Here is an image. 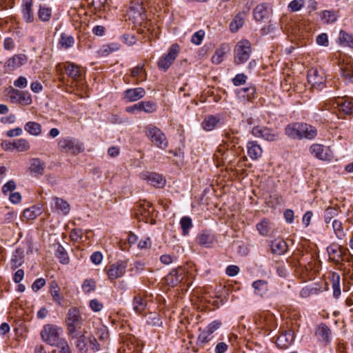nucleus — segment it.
Here are the masks:
<instances>
[{
    "label": "nucleus",
    "instance_id": "2f4dec72",
    "mask_svg": "<svg viewBox=\"0 0 353 353\" xmlns=\"http://www.w3.org/2000/svg\"><path fill=\"white\" fill-rule=\"evenodd\" d=\"M272 252L275 254L281 255L288 250V244L283 240H275L271 245Z\"/></svg>",
    "mask_w": 353,
    "mask_h": 353
},
{
    "label": "nucleus",
    "instance_id": "de8ad7c7",
    "mask_svg": "<svg viewBox=\"0 0 353 353\" xmlns=\"http://www.w3.org/2000/svg\"><path fill=\"white\" fill-rule=\"evenodd\" d=\"M120 46L118 43H110L103 45L99 50L98 53L100 56L105 57L113 52H116L119 49Z\"/></svg>",
    "mask_w": 353,
    "mask_h": 353
},
{
    "label": "nucleus",
    "instance_id": "7c9ffc66",
    "mask_svg": "<svg viewBox=\"0 0 353 353\" xmlns=\"http://www.w3.org/2000/svg\"><path fill=\"white\" fill-rule=\"evenodd\" d=\"M301 139L305 138L307 139H312L317 135L316 129L307 123H302L301 124Z\"/></svg>",
    "mask_w": 353,
    "mask_h": 353
},
{
    "label": "nucleus",
    "instance_id": "423d86ee",
    "mask_svg": "<svg viewBox=\"0 0 353 353\" xmlns=\"http://www.w3.org/2000/svg\"><path fill=\"white\" fill-rule=\"evenodd\" d=\"M58 148L62 152L70 153L74 155L82 152L84 150L82 143L70 137L61 139L58 142Z\"/></svg>",
    "mask_w": 353,
    "mask_h": 353
},
{
    "label": "nucleus",
    "instance_id": "412c9836",
    "mask_svg": "<svg viewBox=\"0 0 353 353\" xmlns=\"http://www.w3.org/2000/svg\"><path fill=\"white\" fill-rule=\"evenodd\" d=\"M301 124L302 123L288 124L285 128V134L291 139H301Z\"/></svg>",
    "mask_w": 353,
    "mask_h": 353
},
{
    "label": "nucleus",
    "instance_id": "49530a36",
    "mask_svg": "<svg viewBox=\"0 0 353 353\" xmlns=\"http://www.w3.org/2000/svg\"><path fill=\"white\" fill-rule=\"evenodd\" d=\"M320 17L325 23H332L337 20L338 15L334 10H324L320 13Z\"/></svg>",
    "mask_w": 353,
    "mask_h": 353
},
{
    "label": "nucleus",
    "instance_id": "f8f14e48",
    "mask_svg": "<svg viewBox=\"0 0 353 353\" xmlns=\"http://www.w3.org/2000/svg\"><path fill=\"white\" fill-rule=\"evenodd\" d=\"M140 178L145 181L148 184L157 188H163L166 183L164 177L161 174L156 172H142L140 174Z\"/></svg>",
    "mask_w": 353,
    "mask_h": 353
},
{
    "label": "nucleus",
    "instance_id": "4d7b16f0",
    "mask_svg": "<svg viewBox=\"0 0 353 353\" xmlns=\"http://www.w3.org/2000/svg\"><path fill=\"white\" fill-rule=\"evenodd\" d=\"M339 39L341 43L353 48V37L352 35L347 34L343 30H341Z\"/></svg>",
    "mask_w": 353,
    "mask_h": 353
},
{
    "label": "nucleus",
    "instance_id": "5701e85b",
    "mask_svg": "<svg viewBox=\"0 0 353 353\" xmlns=\"http://www.w3.org/2000/svg\"><path fill=\"white\" fill-rule=\"evenodd\" d=\"M32 8V0H23L21 11L23 19L27 23H31L34 20V14Z\"/></svg>",
    "mask_w": 353,
    "mask_h": 353
},
{
    "label": "nucleus",
    "instance_id": "39448f33",
    "mask_svg": "<svg viewBox=\"0 0 353 353\" xmlns=\"http://www.w3.org/2000/svg\"><path fill=\"white\" fill-rule=\"evenodd\" d=\"M145 134L152 143L159 148L165 150L168 146V139L164 133L153 125L145 127Z\"/></svg>",
    "mask_w": 353,
    "mask_h": 353
},
{
    "label": "nucleus",
    "instance_id": "f257e3e1",
    "mask_svg": "<svg viewBox=\"0 0 353 353\" xmlns=\"http://www.w3.org/2000/svg\"><path fill=\"white\" fill-rule=\"evenodd\" d=\"M83 321L84 320L79 308L76 307H70L65 320L68 335L75 336L76 332L81 329Z\"/></svg>",
    "mask_w": 353,
    "mask_h": 353
},
{
    "label": "nucleus",
    "instance_id": "13d9d810",
    "mask_svg": "<svg viewBox=\"0 0 353 353\" xmlns=\"http://www.w3.org/2000/svg\"><path fill=\"white\" fill-rule=\"evenodd\" d=\"M152 204L148 201H144L138 206L137 214H140L143 216H147L150 214V209L152 208Z\"/></svg>",
    "mask_w": 353,
    "mask_h": 353
},
{
    "label": "nucleus",
    "instance_id": "603ef678",
    "mask_svg": "<svg viewBox=\"0 0 353 353\" xmlns=\"http://www.w3.org/2000/svg\"><path fill=\"white\" fill-rule=\"evenodd\" d=\"M140 108H141V111L145 113H153L156 112L157 109V104L150 101H141L139 102Z\"/></svg>",
    "mask_w": 353,
    "mask_h": 353
},
{
    "label": "nucleus",
    "instance_id": "09e8293b",
    "mask_svg": "<svg viewBox=\"0 0 353 353\" xmlns=\"http://www.w3.org/2000/svg\"><path fill=\"white\" fill-rule=\"evenodd\" d=\"M55 254L61 263L68 264L69 263V257L68 253L65 248L59 243L57 244Z\"/></svg>",
    "mask_w": 353,
    "mask_h": 353
},
{
    "label": "nucleus",
    "instance_id": "58836bf2",
    "mask_svg": "<svg viewBox=\"0 0 353 353\" xmlns=\"http://www.w3.org/2000/svg\"><path fill=\"white\" fill-rule=\"evenodd\" d=\"M256 228L260 235L268 236L271 230L270 221L268 219H263L256 225Z\"/></svg>",
    "mask_w": 353,
    "mask_h": 353
},
{
    "label": "nucleus",
    "instance_id": "c756f323",
    "mask_svg": "<svg viewBox=\"0 0 353 353\" xmlns=\"http://www.w3.org/2000/svg\"><path fill=\"white\" fill-rule=\"evenodd\" d=\"M246 13L239 12L234 17L230 24V30L232 32H237L244 24Z\"/></svg>",
    "mask_w": 353,
    "mask_h": 353
},
{
    "label": "nucleus",
    "instance_id": "9d476101",
    "mask_svg": "<svg viewBox=\"0 0 353 353\" xmlns=\"http://www.w3.org/2000/svg\"><path fill=\"white\" fill-rule=\"evenodd\" d=\"M252 134L258 138L268 141H274L279 139V133L274 130L263 126H256L252 130Z\"/></svg>",
    "mask_w": 353,
    "mask_h": 353
},
{
    "label": "nucleus",
    "instance_id": "a878e982",
    "mask_svg": "<svg viewBox=\"0 0 353 353\" xmlns=\"http://www.w3.org/2000/svg\"><path fill=\"white\" fill-rule=\"evenodd\" d=\"M131 76L136 79L135 84H139L147 79V74L145 71L144 66L137 65L131 70Z\"/></svg>",
    "mask_w": 353,
    "mask_h": 353
},
{
    "label": "nucleus",
    "instance_id": "393cba45",
    "mask_svg": "<svg viewBox=\"0 0 353 353\" xmlns=\"http://www.w3.org/2000/svg\"><path fill=\"white\" fill-rule=\"evenodd\" d=\"M221 123L219 117L215 115H208L203 121L201 125L203 130L211 131L214 130Z\"/></svg>",
    "mask_w": 353,
    "mask_h": 353
},
{
    "label": "nucleus",
    "instance_id": "a211bd4d",
    "mask_svg": "<svg viewBox=\"0 0 353 353\" xmlns=\"http://www.w3.org/2000/svg\"><path fill=\"white\" fill-rule=\"evenodd\" d=\"M314 334L318 340L325 345L328 344L332 340L331 330L326 324L323 323L317 326Z\"/></svg>",
    "mask_w": 353,
    "mask_h": 353
},
{
    "label": "nucleus",
    "instance_id": "052dcab7",
    "mask_svg": "<svg viewBox=\"0 0 353 353\" xmlns=\"http://www.w3.org/2000/svg\"><path fill=\"white\" fill-rule=\"evenodd\" d=\"M96 289V281L92 279H85L82 284V290L85 293H90Z\"/></svg>",
    "mask_w": 353,
    "mask_h": 353
},
{
    "label": "nucleus",
    "instance_id": "4468645a",
    "mask_svg": "<svg viewBox=\"0 0 353 353\" xmlns=\"http://www.w3.org/2000/svg\"><path fill=\"white\" fill-rule=\"evenodd\" d=\"M27 61L28 57L26 54H17L9 58L6 61L3 67L7 72H11L24 65Z\"/></svg>",
    "mask_w": 353,
    "mask_h": 353
},
{
    "label": "nucleus",
    "instance_id": "6e6552de",
    "mask_svg": "<svg viewBox=\"0 0 353 353\" xmlns=\"http://www.w3.org/2000/svg\"><path fill=\"white\" fill-rule=\"evenodd\" d=\"M180 48L176 43L172 44L167 54L162 56L158 61V67L160 70L166 71L176 59L179 52Z\"/></svg>",
    "mask_w": 353,
    "mask_h": 353
},
{
    "label": "nucleus",
    "instance_id": "c85d7f7f",
    "mask_svg": "<svg viewBox=\"0 0 353 353\" xmlns=\"http://www.w3.org/2000/svg\"><path fill=\"white\" fill-rule=\"evenodd\" d=\"M229 50V47L226 44H222L220 46L219 48H217L214 54L212 57V62L214 64L221 63L223 60L225 54Z\"/></svg>",
    "mask_w": 353,
    "mask_h": 353
},
{
    "label": "nucleus",
    "instance_id": "37998d69",
    "mask_svg": "<svg viewBox=\"0 0 353 353\" xmlns=\"http://www.w3.org/2000/svg\"><path fill=\"white\" fill-rule=\"evenodd\" d=\"M12 148L17 150L19 152H26L30 148L29 141L26 139H19L14 140L12 143Z\"/></svg>",
    "mask_w": 353,
    "mask_h": 353
},
{
    "label": "nucleus",
    "instance_id": "0e129e2a",
    "mask_svg": "<svg viewBox=\"0 0 353 353\" xmlns=\"http://www.w3.org/2000/svg\"><path fill=\"white\" fill-rule=\"evenodd\" d=\"M17 188V183L13 180H9L8 182H6L3 186H2V193L3 194H7L8 192H12Z\"/></svg>",
    "mask_w": 353,
    "mask_h": 353
},
{
    "label": "nucleus",
    "instance_id": "774afa93",
    "mask_svg": "<svg viewBox=\"0 0 353 353\" xmlns=\"http://www.w3.org/2000/svg\"><path fill=\"white\" fill-rule=\"evenodd\" d=\"M248 77L243 73L237 74L232 79V83L235 86H239L246 83Z\"/></svg>",
    "mask_w": 353,
    "mask_h": 353
},
{
    "label": "nucleus",
    "instance_id": "bb28decb",
    "mask_svg": "<svg viewBox=\"0 0 353 353\" xmlns=\"http://www.w3.org/2000/svg\"><path fill=\"white\" fill-rule=\"evenodd\" d=\"M248 154L253 160L259 159L262 154V149L259 145L254 141L248 143Z\"/></svg>",
    "mask_w": 353,
    "mask_h": 353
},
{
    "label": "nucleus",
    "instance_id": "e2e57ef3",
    "mask_svg": "<svg viewBox=\"0 0 353 353\" xmlns=\"http://www.w3.org/2000/svg\"><path fill=\"white\" fill-rule=\"evenodd\" d=\"M60 43L65 48L72 47L74 43V39L72 36L63 34L61 37Z\"/></svg>",
    "mask_w": 353,
    "mask_h": 353
},
{
    "label": "nucleus",
    "instance_id": "680f3d73",
    "mask_svg": "<svg viewBox=\"0 0 353 353\" xmlns=\"http://www.w3.org/2000/svg\"><path fill=\"white\" fill-rule=\"evenodd\" d=\"M304 3L303 0H293L289 3L288 8L292 12H297L302 9Z\"/></svg>",
    "mask_w": 353,
    "mask_h": 353
},
{
    "label": "nucleus",
    "instance_id": "6e6d98bb",
    "mask_svg": "<svg viewBox=\"0 0 353 353\" xmlns=\"http://www.w3.org/2000/svg\"><path fill=\"white\" fill-rule=\"evenodd\" d=\"M146 323L151 326L160 327L162 325V321L159 314L150 313L146 319Z\"/></svg>",
    "mask_w": 353,
    "mask_h": 353
},
{
    "label": "nucleus",
    "instance_id": "3c124183",
    "mask_svg": "<svg viewBox=\"0 0 353 353\" xmlns=\"http://www.w3.org/2000/svg\"><path fill=\"white\" fill-rule=\"evenodd\" d=\"M292 341V334L290 331L280 335L277 339V343L283 347H288Z\"/></svg>",
    "mask_w": 353,
    "mask_h": 353
},
{
    "label": "nucleus",
    "instance_id": "0eeeda50",
    "mask_svg": "<svg viewBox=\"0 0 353 353\" xmlns=\"http://www.w3.org/2000/svg\"><path fill=\"white\" fill-rule=\"evenodd\" d=\"M128 14L136 23H141L146 19L145 10L140 0L130 1Z\"/></svg>",
    "mask_w": 353,
    "mask_h": 353
},
{
    "label": "nucleus",
    "instance_id": "f704fd0d",
    "mask_svg": "<svg viewBox=\"0 0 353 353\" xmlns=\"http://www.w3.org/2000/svg\"><path fill=\"white\" fill-rule=\"evenodd\" d=\"M24 130L30 134L38 137L41 134V124L34 121H28L24 125Z\"/></svg>",
    "mask_w": 353,
    "mask_h": 353
},
{
    "label": "nucleus",
    "instance_id": "8fccbe9b",
    "mask_svg": "<svg viewBox=\"0 0 353 353\" xmlns=\"http://www.w3.org/2000/svg\"><path fill=\"white\" fill-rule=\"evenodd\" d=\"M198 241L199 244L205 247H210L213 243L214 238L210 233L203 232L198 236Z\"/></svg>",
    "mask_w": 353,
    "mask_h": 353
},
{
    "label": "nucleus",
    "instance_id": "4be33fe9",
    "mask_svg": "<svg viewBox=\"0 0 353 353\" xmlns=\"http://www.w3.org/2000/svg\"><path fill=\"white\" fill-rule=\"evenodd\" d=\"M86 331H83V332L78 331L76 332L75 336L72 335H68L69 337L72 339H76L77 341L75 342L76 347L81 352L85 353L87 351V343H86V336H85Z\"/></svg>",
    "mask_w": 353,
    "mask_h": 353
},
{
    "label": "nucleus",
    "instance_id": "dca6fc26",
    "mask_svg": "<svg viewBox=\"0 0 353 353\" xmlns=\"http://www.w3.org/2000/svg\"><path fill=\"white\" fill-rule=\"evenodd\" d=\"M146 92L144 88L138 87L128 88L122 94V99L126 102H134L145 97Z\"/></svg>",
    "mask_w": 353,
    "mask_h": 353
},
{
    "label": "nucleus",
    "instance_id": "72a5a7b5",
    "mask_svg": "<svg viewBox=\"0 0 353 353\" xmlns=\"http://www.w3.org/2000/svg\"><path fill=\"white\" fill-rule=\"evenodd\" d=\"M52 201L54 204V208L57 210L60 211L64 215L69 213L70 206L66 201L57 196L53 197Z\"/></svg>",
    "mask_w": 353,
    "mask_h": 353
},
{
    "label": "nucleus",
    "instance_id": "338daca9",
    "mask_svg": "<svg viewBox=\"0 0 353 353\" xmlns=\"http://www.w3.org/2000/svg\"><path fill=\"white\" fill-rule=\"evenodd\" d=\"M54 346L60 349L59 353H71L68 343L64 338L62 339V340L57 343Z\"/></svg>",
    "mask_w": 353,
    "mask_h": 353
},
{
    "label": "nucleus",
    "instance_id": "ddd939ff",
    "mask_svg": "<svg viewBox=\"0 0 353 353\" xmlns=\"http://www.w3.org/2000/svg\"><path fill=\"white\" fill-rule=\"evenodd\" d=\"M127 268V263L120 261L106 267L108 276L111 280H114L123 276Z\"/></svg>",
    "mask_w": 353,
    "mask_h": 353
},
{
    "label": "nucleus",
    "instance_id": "1a4fd4ad",
    "mask_svg": "<svg viewBox=\"0 0 353 353\" xmlns=\"http://www.w3.org/2000/svg\"><path fill=\"white\" fill-rule=\"evenodd\" d=\"M310 152L319 160L330 161L334 158V154L331 148L321 144H312L310 147Z\"/></svg>",
    "mask_w": 353,
    "mask_h": 353
},
{
    "label": "nucleus",
    "instance_id": "f03ea898",
    "mask_svg": "<svg viewBox=\"0 0 353 353\" xmlns=\"http://www.w3.org/2000/svg\"><path fill=\"white\" fill-rule=\"evenodd\" d=\"M63 332L62 328L54 324H46L40 332L41 338L46 343L54 346L63 338L61 335Z\"/></svg>",
    "mask_w": 353,
    "mask_h": 353
},
{
    "label": "nucleus",
    "instance_id": "a18cd8bd",
    "mask_svg": "<svg viewBox=\"0 0 353 353\" xmlns=\"http://www.w3.org/2000/svg\"><path fill=\"white\" fill-rule=\"evenodd\" d=\"M332 285L333 289V296L334 298L338 299L341 295L340 288V276L336 272L332 273Z\"/></svg>",
    "mask_w": 353,
    "mask_h": 353
},
{
    "label": "nucleus",
    "instance_id": "864d4df0",
    "mask_svg": "<svg viewBox=\"0 0 353 353\" xmlns=\"http://www.w3.org/2000/svg\"><path fill=\"white\" fill-rule=\"evenodd\" d=\"M180 225L183 231V234L186 236L189 233V230L192 227V219L189 216H183L181 219Z\"/></svg>",
    "mask_w": 353,
    "mask_h": 353
},
{
    "label": "nucleus",
    "instance_id": "5fc2aeb1",
    "mask_svg": "<svg viewBox=\"0 0 353 353\" xmlns=\"http://www.w3.org/2000/svg\"><path fill=\"white\" fill-rule=\"evenodd\" d=\"M52 15V10L50 8L46 6H40L38 11V16L42 21H48Z\"/></svg>",
    "mask_w": 353,
    "mask_h": 353
},
{
    "label": "nucleus",
    "instance_id": "4c0bfd02",
    "mask_svg": "<svg viewBox=\"0 0 353 353\" xmlns=\"http://www.w3.org/2000/svg\"><path fill=\"white\" fill-rule=\"evenodd\" d=\"M133 310L137 314H141L146 307V301L142 296L137 294L134 296L133 300Z\"/></svg>",
    "mask_w": 353,
    "mask_h": 353
},
{
    "label": "nucleus",
    "instance_id": "cd10ccee",
    "mask_svg": "<svg viewBox=\"0 0 353 353\" xmlns=\"http://www.w3.org/2000/svg\"><path fill=\"white\" fill-rule=\"evenodd\" d=\"M46 167V163L38 158L32 159L30 161V171L37 175H42Z\"/></svg>",
    "mask_w": 353,
    "mask_h": 353
},
{
    "label": "nucleus",
    "instance_id": "79ce46f5",
    "mask_svg": "<svg viewBox=\"0 0 353 353\" xmlns=\"http://www.w3.org/2000/svg\"><path fill=\"white\" fill-rule=\"evenodd\" d=\"M230 150V147H228L224 143L220 145L216 149L214 158L219 162L221 163L224 159H226L228 157V152Z\"/></svg>",
    "mask_w": 353,
    "mask_h": 353
},
{
    "label": "nucleus",
    "instance_id": "b1692460",
    "mask_svg": "<svg viewBox=\"0 0 353 353\" xmlns=\"http://www.w3.org/2000/svg\"><path fill=\"white\" fill-rule=\"evenodd\" d=\"M341 75L348 81L353 77V61L347 59L340 64Z\"/></svg>",
    "mask_w": 353,
    "mask_h": 353
},
{
    "label": "nucleus",
    "instance_id": "bf43d9fd",
    "mask_svg": "<svg viewBox=\"0 0 353 353\" xmlns=\"http://www.w3.org/2000/svg\"><path fill=\"white\" fill-rule=\"evenodd\" d=\"M338 214V210L335 208L329 207L324 212V221L329 223Z\"/></svg>",
    "mask_w": 353,
    "mask_h": 353
},
{
    "label": "nucleus",
    "instance_id": "a19ab883",
    "mask_svg": "<svg viewBox=\"0 0 353 353\" xmlns=\"http://www.w3.org/2000/svg\"><path fill=\"white\" fill-rule=\"evenodd\" d=\"M41 212V207L33 205L23 211V216L28 220H33L39 216Z\"/></svg>",
    "mask_w": 353,
    "mask_h": 353
},
{
    "label": "nucleus",
    "instance_id": "473e14b6",
    "mask_svg": "<svg viewBox=\"0 0 353 353\" xmlns=\"http://www.w3.org/2000/svg\"><path fill=\"white\" fill-rule=\"evenodd\" d=\"M268 7L265 3H261L256 6L253 11V16L256 21H261L268 16Z\"/></svg>",
    "mask_w": 353,
    "mask_h": 353
},
{
    "label": "nucleus",
    "instance_id": "69168bd1",
    "mask_svg": "<svg viewBox=\"0 0 353 353\" xmlns=\"http://www.w3.org/2000/svg\"><path fill=\"white\" fill-rule=\"evenodd\" d=\"M223 142L225 145H226L228 147H230L231 149L238 143V139L235 137L233 134L227 133L225 134V138L223 140Z\"/></svg>",
    "mask_w": 353,
    "mask_h": 353
},
{
    "label": "nucleus",
    "instance_id": "f3484780",
    "mask_svg": "<svg viewBox=\"0 0 353 353\" xmlns=\"http://www.w3.org/2000/svg\"><path fill=\"white\" fill-rule=\"evenodd\" d=\"M185 277V271L183 268H177L171 271L165 277V283L171 287H174L183 281Z\"/></svg>",
    "mask_w": 353,
    "mask_h": 353
},
{
    "label": "nucleus",
    "instance_id": "20e7f679",
    "mask_svg": "<svg viewBox=\"0 0 353 353\" xmlns=\"http://www.w3.org/2000/svg\"><path fill=\"white\" fill-rule=\"evenodd\" d=\"M330 108L336 110L339 117L353 114V99L350 97H337L330 100Z\"/></svg>",
    "mask_w": 353,
    "mask_h": 353
},
{
    "label": "nucleus",
    "instance_id": "c03bdc74",
    "mask_svg": "<svg viewBox=\"0 0 353 353\" xmlns=\"http://www.w3.org/2000/svg\"><path fill=\"white\" fill-rule=\"evenodd\" d=\"M332 226L336 237L339 240H343L345 236V232L343 230L342 222L334 219L332 221Z\"/></svg>",
    "mask_w": 353,
    "mask_h": 353
},
{
    "label": "nucleus",
    "instance_id": "c9c22d12",
    "mask_svg": "<svg viewBox=\"0 0 353 353\" xmlns=\"http://www.w3.org/2000/svg\"><path fill=\"white\" fill-rule=\"evenodd\" d=\"M23 262H24L23 251L21 249L18 248L14 252V253L12 256V259H11L12 268L16 269V268H19L23 263Z\"/></svg>",
    "mask_w": 353,
    "mask_h": 353
},
{
    "label": "nucleus",
    "instance_id": "7ed1b4c3",
    "mask_svg": "<svg viewBox=\"0 0 353 353\" xmlns=\"http://www.w3.org/2000/svg\"><path fill=\"white\" fill-rule=\"evenodd\" d=\"M252 52V46L248 40L238 41L234 48V63L241 65L248 61Z\"/></svg>",
    "mask_w": 353,
    "mask_h": 353
},
{
    "label": "nucleus",
    "instance_id": "e433bc0d",
    "mask_svg": "<svg viewBox=\"0 0 353 353\" xmlns=\"http://www.w3.org/2000/svg\"><path fill=\"white\" fill-rule=\"evenodd\" d=\"M199 332L200 333L198 336L196 341V343L199 346L203 347L205 344L211 341L214 338L213 334L210 332H208V330L205 329L201 330L200 328Z\"/></svg>",
    "mask_w": 353,
    "mask_h": 353
},
{
    "label": "nucleus",
    "instance_id": "9b49d317",
    "mask_svg": "<svg viewBox=\"0 0 353 353\" xmlns=\"http://www.w3.org/2000/svg\"><path fill=\"white\" fill-rule=\"evenodd\" d=\"M307 79L312 88L316 90H321L325 81L324 74L316 68H311L307 72Z\"/></svg>",
    "mask_w": 353,
    "mask_h": 353
},
{
    "label": "nucleus",
    "instance_id": "aec40b11",
    "mask_svg": "<svg viewBox=\"0 0 353 353\" xmlns=\"http://www.w3.org/2000/svg\"><path fill=\"white\" fill-rule=\"evenodd\" d=\"M67 75L74 81H79L83 76V70L74 63L66 62L64 66Z\"/></svg>",
    "mask_w": 353,
    "mask_h": 353
},
{
    "label": "nucleus",
    "instance_id": "6ab92c4d",
    "mask_svg": "<svg viewBox=\"0 0 353 353\" xmlns=\"http://www.w3.org/2000/svg\"><path fill=\"white\" fill-rule=\"evenodd\" d=\"M10 98L23 105H30L32 102L30 94L26 91L13 89L10 94Z\"/></svg>",
    "mask_w": 353,
    "mask_h": 353
},
{
    "label": "nucleus",
    "instance_id": "2eb2a0df",
    "mask_svg": "<svg viewBox=\"0 0 353 353\" xmlns=\"http://www.w3.org/2000/svg\"><path fill=\"white\" fill-rule=\"evenodd\" d=\"M347 249L343 250L341 245L336 243H332L327 248V252L330 261L334 262L336 264L342 263L343 256L345 254Z\"/></svg>",
    "mask_w": 353,
    "mask_h": 353
},
{
    "label": "nucleus",
    "instance_id": "ea45409f",
    "mask_svg": "<svg viewBox=\"0 0 353 353\" xmlns=\"http://www.w3.org/2000/svg\"><path fill=\"white\" fill-rule=\"evenodd\" d=\"M255 293L263 296L268 290V283L265 280H257L252 283Z\"/></svg>",
    "mask_w": 353,
    "mask_h": 353
}]
</instances>
